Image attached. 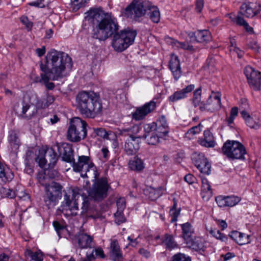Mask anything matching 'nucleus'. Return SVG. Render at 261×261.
I'll use <instances>...</instances> for the list:
<instances>
[{
  "instance_id": "obj_5",
  "label": "nucleus",
  "mask_w": 261,
  "mask_h": 261,
  "mask_svg": "<svg viewBox=\"0 0 261 261\" xmlns=\"http://www.w3.org/2000/svg\"><path fill=\"white\" fill-rule=\"evenodd\" d=\"M137 32L133 30H123L119 32L117 31L113 35L112 47L117 51H123L133 44Z\"/></svg>"
},
{
  "instance_id": "obj_32",
  "label": "nucleus",
  "mask_w": 261,
  "mask_h": 261,
  "mask_svg": "<svg viewBox=\"0 0 261 261\" xmlns=\"http://www.w3.org/2000/svg\"><path fill=\"white\" fill-rule=\"evenodd\" d=\"M129 168L134 171H141L145 167L143 161L138 156H135L128 163Z\"/></svg>"
},
{
  "instance_id": "obj_2",
  "label": "nucleus",
  "mask_w": 261,
  "mask_h": 261,
  "mask_svg": "<svg viewBox=\"0 0 261 261\" xmlns=\"http://www.w3.org/2000/svg\"><path fill=\"white\" fill-rule=\"evenodd\" d=\"M87 14L88 20L95 25L92 33L93 38L105 40L118 31L119 25L116 18L103 17L97 9L90 10Z\"/></svg>"
},
{
  "instance_id": "obj_62",
  "label": "nucleus",
  "mask_w": 261,
  "mask_h": 261,
  "mask_svg": "<svg viewBox=\"0 0 261 261\" xmlns=\"http://www.w3.org/2000/svg\"><path fill=\"white\" fill-rule=\"evenodd\" d=\"M89 201L88 200L87 198H84L83 199V201L82 203V212L81 214L83 215H84L85 214H86L89 208Z\"/></svg>"
},
{
  "instance_id": "obj_27",
  "label": "nucleus",
  "mask_w": 261,
  "mask_h": 261,
  "mask_svg": "<svg viewBox=\"0 0 261 261\" xmlns=\"http://www.w3.org/2000/svg\"><path fill=\"white\" fill-rule=\"evenodd\" d=\"M44 156L48 161V166L49 168H53L56 165L58 160V155L53 148H48L44 152Z\"/></svg>"
},
{
  "instance_id": "obj_6",
  "label": "nucleus",
  "mask_w": 261,
  "mask_h": 261,
  "mask_svg": "<svg viewBox=\"0 0 261 261\" xmlns=\"http://www.w3.org/2000/svg\"><path fill=\"white\" fill-rule=\"evenodd\" d=\"M64 204L61 206L62 212L66 215L76 216L79 210L77 200L80 196V189L74 188L68 191L63 190Z\"/></svg>"
},
{
  "instance_id": "obj_61",
  "label": "nucleus",
  "mask_w": 261,
  "mask_h": 261,
  "mask_svg": "<svg viewBox=\"0 0 261 261\" xmlns=\"http://www.w3.org/2000/svg\"><path fill=\"white\" fill-rule=\"evenodd\" d=\"M95 259L94 254H93V251L91 253L87 252L86 256L85 257H81L80 261H93Z\"/></svg>"
},
{
  "instance_id": "obj_19",
  "label": "nucleus",
  "mask_w": 261,
  "mask_h": 261,
  "mask_svg": "<svg viewBox=\"0 0 261 261\" xmlns=\"http://www.w3.org/2000/svg\"><path fill=\"white\" fill-rule=\"evenodd\" d=\"M57 147L63 161L71 163L74 161L73 151L70 144L63 143L61 145H58Z\"/></svg>"
},
{
  "instance_id": "obj_60",
  "label": "nucleus",
  "mask_w": 261,
  "mask_h": 261,
  "mask_svg": "<svg viewBox=\"0 0 261 261\" xmlns=\"http://www.w3.org/2000/svg\"><path fill=\"white\" fill-rule=\"evenodd\" d=\"M3 193L6 197L9 198H13L16 195L15 192L10 189H4Z\"/></svg>"
},
{
  "instance_id": "obj_29",
  "label": "nucleus",
  "mask_w": 261,
  "mask_h": 261,
  "mask_svg": "<svg viewBox=\"0 0 261 261\" xmlns=\"http://www.w3.org/2000/svg\"><path fill=\"white\" fill-rule=\"evenodd\" d=\"M201 195L203 199L205 201L208 200L213 195L211 186L206 178L202 179Z\"/></svg>"
},
{
  "instance_id": "obj_18",
  "label": "nucleus",
  "mask_w": 261,
  "mask_h": 261,
  "mask_svg": "<svg viewBox=\"0 0 261 261\" xmlns=\"http://www.w3.org/2000/svg\"><path fill=\"white\" fill-rule=\"evenodd\" d=\"M109 255L112 261H123L122 252L119 243L116 239L111 240Z\"/></svg>"
},
{
  "instance_id": "obj_16",
  "label": "nucleus",
  "mask_w": 261,
  "mask_h": 261,
  "mask_svg": "<svg viewBox=\"0 0 261 261\" xmlns=\"http://www.w3.org/2000/svg\"><path fill=\"white\" fill-rule=\"evenodd\" d=\"M140 138L129 136L125 141L124 151L128 155L135 154L140 148Z\"/></svg>"
},
{
  "instance_id": "obj_45",
  "label": "nucleus",
  "mask_w": 261,
  "mask_h": 261,
  "mask_svg": "<svg viewBox=\"0 0 261 261\" xmlns=\"http://www.w3.org/2000/svg\"><path fill=\"white\" fill-rule=\"evenodd\" d=\"M236 22L238 25L243 26L248 32H252L253 28L250 27L248 23L241 16H237L236 18Z\"/></svg>"
},
{
  "instance_id": "obj_52",
  "label": "nucleus",
  "mask_w": 261,
  "mask_h": 261,
  "mask_svg": "<svg viewBox=\"0 0 261 261\" xmlns=\"http://www.w3.org/2000/svg\"><path fill=\"white\" fill-rule=\"evenodd\" d=\"M36 161L38 163L41 168H43L48 162L44 154H39L36 159Z\"/></svg>"
},
{
  "instance_id": "obj_23",
  "label": "nucleus",
  "mask_w": 261,
  "mask_h": 261,
  "mask_svg": "<svg viewBox=\"0 0 261 261\" xmlns=\"http://www.w3.org/2000/svg\"><path fill=\"white\" fill-rule=\"evenodd\" d=\"M199 144L205 147H214L215 146V141L212 133L210 130H205L203 132V138L198 141Z\"/></svg>"
},
{
  "instance_id": "obj_25",
  "label": "nucleus",
  "mask_w": 261,
  "mask_h": 261,
  "mask_svg": "<svg viewBox=\"0 0 261 261\" xmlns=\"http://www.w3.org/2000/svg\"><path fill=\"white\" fill-rule=\"evenodd\" d=\"M229 236L240 245H245L250 243V236L238 231H231Z\"/></svg>"
},
{
  "instance_id": "obj_31",
  "label": "nucleus",
  "mask_w": 261,
  "mask_h": 261,
  "mask_svg": "<svg viewBox=\"0 0 261 261\" xmlns=\"http://www.w3.org/2000/svg\"><path fill=\"white\" fill-rule=\"evenodd\" d=\"M166 190V184H163L156 188H150L149 198L153 200L160 197Z\"/></svg>"
},
{
  "instance_id": "obj_33",
  "label": "nucleus",
  "mask_w": 261,
  "mask_h": 261,
  "mask_svg": "<svg viewBox=\"0 0 261 261\" xmlns=\"http://www.w3.org/2000/svg\"><path fill=\"white\" fill-rule=\"evenodd\" d=\"M149 11V17L154 23H158L160 20V12L159 9L150 3V6L147 8Z\"/></svg>"
},
{
  "instance_id": "obj_63",
  "label": "nucleus",
  "mask_w": 261,
  "mask_h": 261,
  "mask_svg": "<svg viewBox=\"0 0 261 261\" xmlns=\"http://www.w3.org/2000/svg\"><path fill=\"white\" fill-rule=\"evenodd\" d=\"M53 226L55 227V230L57 232L59 235H60V232L63 230L65 227L64 225H61L59 222L58 221H54L53 222Z\"/></svg>"
},
{
  "instance_id": "obj_12",
  "label": "nucleus",
  "mask_w": 261,
  "mask_h": 261,
  "mask_svg": "<svg viewBox=\"0 0 261 261\" xmlns=\"http://www.w3.org/2000/svg\"><path fill=\"white\" fill-rule=\"evenodd\" d=\"M244 74L250 87L255 90L261 91V72L248 66L244 69Z\"/></svg>"
},
{
  "instance_id": "obj_58",
  "label": "nucleus",
  "mask_w": 261,
  "mask_h": 261,
  "mask_svg": "<svg viewBox=\"0 0 261 261\" xmlns=\"http://www.w3.org/2000/svg\"><path fill=\"white\" fill-rule=\"evenodd\" d=\"M201 132V124H199L191 128L188 132L187 134L194 135L199 134Z\"/></svg>"
},
{
  "instance_id": "obj_7",
  "label": "nucleus",
  "mask_w": 261,
  "mask_h": 261,
  "mask_svg": "<svg viewBox=\"0 0 261 261\" xmlns=\"http://www.w3.org/2000/svg\"><path fill=\"white\" fill-rule=\"evenodd\" d=\"M72 163L73 171L80 172L83 177L90 176L96 178L99 176L96 167L88 156H80L76 163L74 161Z\"/></svg>"
},
{
  "instance_id": "obj_11",
  "label": "nucleus",
  "mask_w": 261,
  "mask_h": 261,
  "mask_svg": "<svg viewBox=\"0 0 261 261\" xmlns=\"http://www.w3.org/2000/svg\"><path fill=\"white\" fill-rule=\"evenodd\" d=\"M150 6L149 2H141L140 0H134L125 9V15L131 19L137 20L144 16Z\"/></svg>"
},
{
  "instance_id": "obj_38",
  "label": "nucleus",
  "mask_w": 261,
  "mask_h": 261,
  "mask_svg": "<svg viewBox=\"0 0 261 261\" xmlns=\"http://www.w3.org/2000/svg\"><path fill=\"white\" fill-rule=\"evenodd\" d=\"M240 13L247 17H251L255 15V12L249 4L244 3L241 7Z\"/></svg>"
},
{
  "instance_id": "obj_43",
  "label": "nucleus",
  "mask_w": 261,
  "mask_h": 261,
  "mask_svg": "<svg viewBox=\"0 0 261 261\" xmlns=\"http://www.w3.org/2000/svg\"><path fill=\"white\" fill-rule=\"evenodd\" d=\"M37 179L38 182L42 186L46 187L47 184L48 178L46 176L45 171H41L37 175Z\"/></svg>"
},
{
  "instance_id": "obj_37",
  "label": "nucleus",
  "mask_w": 261,
  "mask_h": 261,
  "mask_svg": "<svg viewBox=\"0 0 261 261\" xmlns=\"http://www.w3.org/2000/svg\"><path fill=\"white\" fill-rule=\"evenodd\" d=\"M40 76L46 89L48 90H53L55 87V85L54 83L49 82V80L53 81V79L51 78V75L43 72L41 73Z\"/></svg>"
},
{
  "instance_id": "obj_35",
  "label": "nucleus",
  "mask_w": 261,
  "mask_h": 261,
  "mask_svg": "<svg viewBox=\"0 0 261 261\" xmlns=\"http://www.w3.org/2000/svg\"><path fill=\"white\" fill-rule=\"evenodd\" d=\"M193 106L195 108L199 107L201 110V107L203 106L204 102L201 101V89L199 88L193 93V97L191 99Z\"/></svg>"
},
{
  "instance_id": "obj_28",
  "label": "nucleus",
  "mask_w": 261,
  "mask_h": 261,
  "mask_svg": "<svg viewBox=\"0 0 261 261\" xmlns=\"http://www.w3.org/2000/svg\"><path fill=\"white\" fill-rule=\"evenodd\" d=\"M189 247L197 251H204L205 249L204 241L201 238H195L194 240L191 238L186 242Z\"/></svg>"
},
{
  "instance_id": "obj_20",
  "label": "nucleus",
  "mask_w": 261,
  "mask_h": 261,
  "mask_svg": "<svg viewBox=\"0 0 261 261\" xmlns=\"http://www.w3.org/2000/svg\"><path fill=\"white\" fill-rule=\"evenodd\" d=\"M203 106L201 107V111H207L214 112L218 110L221 107V99L218 95L210 96L206 103H204Z\"/></svg>"
},
{
  "instance_id": "obj_54",
  "label": "nucleus",
  "mask_w": 261,
  "mask_h": 261,
  "mask_svg": "<svg viewBox=\"0 0 261 261\" xmlns=\"http://www.w3.org/2000/svg\"><path fill=\"white\" fill-rule=\"evenodd\" d=\"M215 200L219 207H223L227 206L226 196H218L216 197Z\"/></svg>"
},
{
  "instance_id": "obj_44",
  "label": "nucleus",
  "mask_w": 261,
  "mask_h": 261,
  "mask_svg": "<svg viewBox=\"0 0 261 261\" xmlns=\"http://www.w3.org/2000/svg\"><path fill=\"white\" fill-rule=\"evenodd\" d=\"M226 206L232 207L237 204L240 201L241 198L236 196H226Z\"/></svg>"
},
{
  "instance_id": "obj_55",
  "label": "nucleus",
  "mask_w": 261,
  "mask_h": 261,
  "mask_svg": "<svg viewBox=\"0 0 261 261\" xmlns=\"http://www.w3.org/2000/svg\"><path fill=\"white\" fill-rule=\"evenodd\" d=\"M176 44L177 47H180L184 49H187L190 51L194 50L193 46L188 44L187 42H180L177 41Z\"/></svg>"
},
{
  "instance_id": "obj_64",
  "label": "nucleus",
  "mask_w": 261,
  "mask_h": 261,
  "mask_svg": "<svg viewBox=\"0 0 261 261\" xmlns=\"http://www.w3.org/2000/svg\"><path fill=\"white\" fill-rule=\"evenodd\" d=\"M185 180L189 184H192L194 182L196 178L194 175L191 174H187L185 176Z\"/></svg>"
},
{
  "instance_id": "obj_48",
  "label": "nucleus",
  "mask_w": 261,
  "mask_h": 261,
  "mask_svg": "<svg viewBox=\"0 0 261 261\" xmlns=\"http://www.w3.org/2000/svg\"><path fill=\"white\" fill-rule=\"evenodd\" d=\"M144 135H149L150 133H156V128H155V123H152L146 124L144 125Z\"/></svg>"
},
{
  "instance_id": "obj_1",
  "label": "nucleus",
  "mask_w": 261,
  "mask_h": 261,
  "mask_svg": "<svg viewBox=\"0 0 261 261\" xmlns=\"http://www.w3.org/2000/svg\"><path fill=\"white\" fill-rule=\"evenodd\" d=\"M71 58L64 52L51 49L45 57V63H40L42 72L51 75L53 81H58L66 76L72 67Z\"/></svg>"
},
{
  "instance_id": "obj_4",
  "label": "nucleus",
  "mask_w": 261,
  "mask_h": 261,
  "mask_svg": "<svg viewBox=\"0 0 261 261\" xmlns=\"http://www.w3.org/2000/svg\"><path fill=\"white\" fill-rule=\"evenodd\" d=\"M87 124L79 117L71 120L67 133V139L72 142H78L84 140L87 135Z\"/></svg>"
},
{
  "instance_id": "obj_30",
  "label": "nucleus",
  "mask_w": 261,
  "mask_h": 261,
  "mask_svg": "<svg viewBox=\"0 0 261 261\" xmlns=\"http://www.w3.org/2000/svg\"><path fill=\"white\" fill-rule=\"evenodd\" d=\"M182 230V237L186 241H189L194 232V229L192 225L189 222H187L180 225Z\"/></svg>"
},
{
  "instance_id": "obj_42",
  "label": "nucleus",
  "mask_w": 261,
  "mask_h": 261,
  "mask_svg": "<svg viewBox=\"0 0 261 261\" xmlns=\"http://www.w3.org/2000/svg\"><path fill=\"white\" fill-rule=\"evenodd\" d=\"M94 132L96 135L103 139H111V136H114V134L112 132H107L103 128H97L94 129Z\"/></svg>"
},
{
  "instance_id": "obj_34",
  "label": "nucleus",
  "mask_w": 261,
  "mask_h": 261,
  "mask_svg": "<svg viewBox=\"0 0 261 261\" xmlns=\"http://www.w3.org/2000/svg\"><path fill=\"white\" fill-rule=\"evenodd\" d=\"M163 244H164L167 249L171 250L177 247V244L174 240L172 235L168 233L165 234L162 238Z\"/></svg>"
},
{
  "instance_id": "obj_50",
  "label": "nucleus",
  "mask_w": 261,
  "mask_h": 261,
  "mask_svg": "<svg viewBox=\"0 0 261 261\" xmlns=\"http://www.w3.org/2000/svg\"><path fill=\"white\" fill-rule=\"evenodd\" d=\"M85 0H74L72 3L73 11L76 12L84 6Z\"/></svg>"
},
{
  "instance_id": "obj_46",
  "label": "nucleus",
  "mask_w": 261,
  "mask_h": 261,
  "mask_svg": "<svg viewBox=\"0 0 261 261\" xmlns=\"http://www.w3.org/2000/svg\"><path fill=\"white\" fill-rule=\"evenodd\" d=\"M10 143L14 148H17L19 145V141L15 134H12L9 137Z\"/></svg>"
},
{
  "instance_id": "obj_49",
  "label": "nucleus",
  "mask_w": 261,
  "mask_h": 261,
  "mask_svg": "<svg viewBox=\"0 0 261 261\" xmlns=\"http://www.w3.org/2000/svg\"><path fill=\"white\" fill-rule=\"evenodd\" d=\"M123 211H117L115 214V222L118 224L122 223L125 221V218L123 214Z\"/></svg>"
},
{
  "instance_id": "obj_26",
  "label": "nucleus",
  "mask_w": 261,
  "mask_h": 261,
  "mask_svg": "<svg viewBox=\"0 0 261 261\" xmlns=\"http://www.w3.org/2000/svg\"><path fill=\"white\" fill-rule=\"evenodd\" d=\"M240 114L245 121L246 124L248 126L252 129H258L260 127V124L258 120L254 119L252 116L250 115L246 111H242Z\"/></svg>"
},
{
  "instance_id": "obj_22",
  "label": "nucleus",
  "mask_w": 261,
  "mask_h": 261,
  "mask_svg": "<svg viewBox=\"0 0 261 261\" xmlns=\"http://www.w3.org/2000/svg\"><path fill=\"white\" fill-rule=\"evenodd\" d=\"M155 123L156 133L160 136L165 137L169 132V127L164 116H161Z\"/></svg>"
},
{
  "instance_id": "obj_51",
  "label": "nucleus",
  "mask_w": 261,
  "mask_h": 261,
  "mask_svg": "<svg viewBox=\"0 0 261 261\" xmlns=\"http://www.w3.org/2000/svg\"><path fill=\"white\" fill-rule=\"evenodd\" d=\"M172 261H191V259L184 254L178 253L173 256Z\"/></svg>"
},
{
  "instance_id": "obj_10",
  "label": "nucleus",
  "mask_w": 261,
  "mask_h": 261,
  "mask_svg": "<svg viewBox=\"0 0 261 261\" xmlns=\"http://www.w3.org/2000/svg\"><path fill=\"white\" fill-rule=\"evenodd\" d=\"M223 154L231 159H244L246 150L244 146L239 142L227 141L222 148Z\"/></svg>"
},
{
  "instance_id": "obj_8",
  "label": "nucleus",
  "mask_w": 261,
  "mask_h": 261,
  "mask_svg": "<svg viewBox=\"0 0 261 261\" xmlns=\"http://www.w3.org/2000/svg\"><path fill=\"white\" fill-rule=\"evenodd\" d=\"M63 186L59 183L51 182L45 188L43 200L49 208L55 206L62 198Z\"/></svg>"
},
{
  "instance_id": "obj_17",
  "label": "nucleus",
  "mask_w": 261,
  "mask_h": 261,
  "mask_svg": "<svg viewBox=\"0 0 261 261\" xmlns=\"http://www.w3.org/2000/svg\"><path fill=\"white\" fill-rule=\"evenodd\" d=\"M190 42H207L211 39L210 33L207 30H198L195 32H191L188 34Z\"/></svg>"
},
{
  "instance_id": "obj_9",
  "label": "nucleus",
  "mask_w": 261,
  "mask_h": 261,
  "mask_svg": "<svg viewBox=\"0 0 261 261\" xmlns=\"http://www.w3.org/2000/svg\"><path fill=\"white\" fill-rule=\"evenodd\" d=\"M94 178L92 186L89 191V195L94 200L101 201L107 197L111 187L107 178Z\"/></svg>"
},
{
  "instance_id": "obj_56",
  "label": "nucleus",
  "mask_w": 261,
  "mask_h": 261,
  "mask_svg": "<svg viewBox=\"0 0 261 261\" xmlns=\"http://www.w3.org/2000/svg\"><path fill=\"white\" fill-rule=\"evenodd\" d=\"M35 98L37 99V101L35 105L37 109H44L48 107L47 102H45L41 99H39L36 95H35Z\"/></svg>"
},
{
  "instance_id": "obj_15",
  "label": "nucleus",
  "mask_w": 261,
  "mask_h": 261,
  "mask_svg": "<svg viewBox=\"0 0 261 261\" xmlns=\"http://www.w3.org/2000/svg\"><path fill=\"white\" fill-rule=\"evenodd\" d=\"M73 241L74 245L81 249H91L94 246L93 237L84 232L76 234Z\"/></svg>"
},
{
  "instance_id": "obj_53",
  "label": "nucleus",
  "mask_w": 261,
  "mask_h": 261,
  "mask_svg": "<svg viewBox=\"0 0 261 261\" xmlns=\"http://www.w3.org/2000/svg\"><path fill=\"white\" fill-rule=\"evenodd\" d=\"M117 211H123L126 207V202L124 198H119L117 200Z\"/></svg>"
},
{
  "instance_id": "obj_59",
  "label": "nucleus",
  "mask_w": 261,
  "mask_h": 261,
  "mask_svg": "<svg viewBox=\"0 0 261 261\" xmlns=\"http://www.w3.org/2000/svg\"><path fill=\"white\" fill-rule=\"evenodd\" d=\"M43 256L41 252L36 251L33 253L30 261H42Z\"/></svg>"
},
{
  "instance_id": "obj_41",
  "label": "nucleus",
  "mask_w": 261,
  "mask_h": 261,
  "mask_svg": "<svg viewBox=\"0 0 261 261\" xmlns=\"http://www.w3.org/2000/svg\"><path fill=\"white\" fill-rule=\"evenodd\" d=\"M210 233L216 239L221 241L222 242L226 243L228 240L227 236L221 233L219 230L216 229H211L209 230Z\"/></svg>"
},
{
  "instance_id": "obj_47",
  "label": "nucleus",
  "mask_w": 261,
  "mask_h": 261,
  "mask_svg": "<svg viewBox=\"0 0 261 261\" xmlns=\"http://www.w3.org/2000/svg\"><path fill=\"white\" fill-rule=\"evenodd\" d=\"M20 20L21 22L25 25L28 31H30L32 30L33 27V22L30 21L27 16H22L20 18Z\"/></svg>"
},
{
  "instance_id": "obj_40",
  "label": "nucleus",
  "mask_w": 261,
  "mask_h": 261,
  "mask_svg": "<svg viewBox=\"0 0 261 261\" xmlns=\"http://www.w3.org/2000/svg\"><path fill=\"white\" fill-rule=\"evenodd\" d=\"M13 178V173L10 171H6L3 165L0 163V178L2 179V180L6 182L10 181Z\"/></svg>"
},
{
  "instance_id": "obj_13",
  "label": "nucleus",
  "mask_w": 261,
  "mask_h": 261,
  "mask_svg": "<svg viewBox=\"0 0 261 261\" xmlns=\"http://www.w3.org/2000/svg\"><path fill=\"white\" fill-rule=\"evenodd\" d=\"M156 107V102L153 100L146 102L143 106L136 108L135 111L132 114V118L136 121L142 120L144 119L148 114L153 112L155 109Z\"/></svg>"
},
{
  "instance_id": "obj_57",
  "label": "nucleus",
  "mask_w": 261,
  "mask_h": 261,
  "mask_svg": "<svg viewBox=\"0 0 261 261\" xmlns=\"http://www.w3.org/2000/svg\"><path fill=\"white\" fill-rule=\"evenodd\" d=\"M92 251L95 253V257H99L101 258H104L105 257V254L103 249L101 247L95 248Z\"/></svg>"
},
{
  "instance_id": "obj_21",
  "label": "nucleus",
  "mask_w": 261,
  "mask_h": 261,
  "mask_svg": "<svg viewBox=\"0 0 261 261\" xmlns=\"http://www.w3.org/2000/svg\"><path fill=\"white\" fill-rule=\"evenodd\" d=\"M194 85H189L185 88L175 92L169 97L170 102H174L187 97L188 93L191 92L194 89Z\"/></svg>"
},
{
  "instance_id": "obj_36",
  "label": "nucleus",
  "mask_w": 261,
  "mask_h": 261,
  "mask_svg": "<svg viewBox=\"0 0 261 261\" xmlns=\"http://www.w3.org/2000/svg\"><path fill=\"white\" fill-rule=\"evenodd\" d=\"M173 204L171 207L169 211L170 216L171 217V221L172 222H176L177 220V218L179 215L180 212V208H177V200L175 198L173 199Z\"/></svg>"
},
{
  "instance_id": "obj_14",
  "label": "nucleus",
  "mask_w": 261,
  "mask_h": 261,
  "mask_svg": "<svg viewBox=\"0 0 261 261\" xmlns=\"http://www.w3.org/2000/svg\"><path fill=\"white\" fill-rule=\"evenodd\" d=\"M192 160L195 166L201 173L206 175L210 174L211 165L203 154L194 153Z\"/></svg>"
},
{
  "instance_id": "obj_39",
  "label": "nucleus",
  "mask_w": 261,
  "mask_h": 261,
  "mask_svg": "<svg viewBox=\"0 0 261 261\" xmlns=\"http://www.w3.org/2000/svg\"><path fill=\"white\" fill-rule=\"evenodd\" d=\"M144 137L148 144L153 145L159 143L160 138H163V136H160V135L155 133H152L150 135H144Z\"/></svg>"
},
{
  "instance_id": "obj_3",
  "label": "nucleus",
  "mask_w": 261,
  "mask_h": 261,
  "mask_svg": "<svg viewBox=\"0 0 261 261\" xmlns=\"http://www.w3.org/2000/svg\"><path fill=\"white\" fill-rule=\"evenodd\" d=\"M76 107L85 118H94L102 111V106L98 95L93 91H82L76 97Z\"/></svg>"
},
{
  "instance_id": "obj_24",
  "label": "nucleus",
  "mask_w": 261,
  "mask_h": 261,
  "mask_svg": "<svg viewBox=\"0 0 261 261\" xmlns=\"http://www.w3.org/2000/svg\"><path fill=\"white\" fill-rule=\"evenodd\" d=\"M169 68L172 71L174 77L177 81L181 76L180 63L178 57L172 55L169 63Z\"/></svg>"
}]
</instances>
